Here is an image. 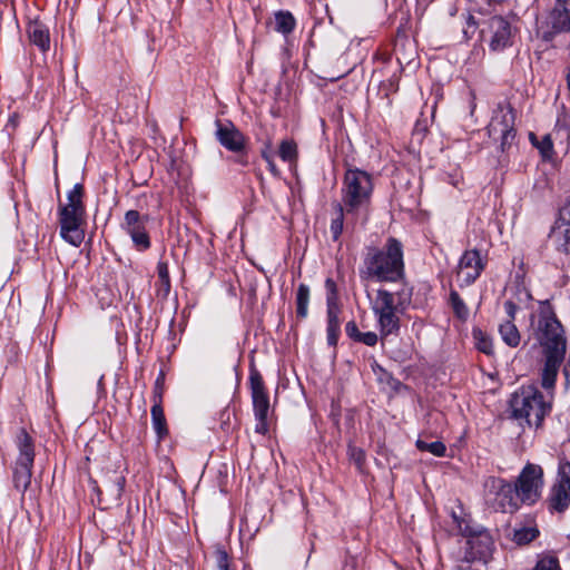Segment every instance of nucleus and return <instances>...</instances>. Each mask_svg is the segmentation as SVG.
Segmentation results:
<instances>
[{"label": "nucleus", "instance_id": "nucleus-51", "mask_svg": "<svg viewBox=\"0 0 570 570\" xmlns=\"http://www.w3.org/2000/svg\"><path fill=\"white\" fill-rule=\"evenodd\" d=\"M524 296H525V299L527 301H531L532 299V295L529 291L524 289Z\"/></svg>", "mask_w": 570, "mask_h": 570}, {"label": "nucleus", "instance_id": "nucleus-41", "mask_svg": "<svg viewBox=\"0 0 570 570\" xmlns=\"http://www.w3.org/2000/svg\"><path fill=\"white\" fill-rule=\"evenodd\" d=\"M341 333V326L340 325H327L326 326V335H327V343L331 346H336L338 337Z\"/></svg>", "mask_w": 570, "mask_h": 570}, {"label": "nucleus", "instance_id": "nucleus-11", "mask_svg": "<svg viewBox=\"0 0 570 570\" xmlns=\"http://www.w3.org/2000/svg\"><path fill=\"white\" fill-rule=\"evenodd\" d=\"M550 512L563 513L570 507V462L561 460L557 480L546 500Z\"/></svg>", "mask_w": 570, "mask_h": 570}, {"label": "nucleus", "instance_id": "nucleus-19", "mask_svg": "<svg viewBox=\"0 0 570 570\" xmlns=\"http://www.w3.org/2000/svg\"><path fill=\"white\" fill-rule=\"evenodd\" d=\"M549 23L554 33L570 31V10L559 2L550 13Z\"/></svg>", "mask_w": 570, "mask_h": 570}, {"label": "nucleus", "instance_id": "nucleus-28", "mask_svg": "<svg viewBox=\"0 0 570 570\" xmlns=\"http://www.w3.org/2000/svg\"><path fill=\"white\" fill-rule=\"evenodd\" d=\"M374 373L377 375L379 382L387 385L391 390L399 392L404 385L397 379L393 377L391 373L385 371L382 366L375 363L373 367Z\"/></svg>", "mask_w": 570, "mask_h": 570}, {"label": "nucleus", "instance_id": "nucleus-17", "mask_svg": "<svg viewBox=\"0 0 570 570\" xmlns=\"http://www.w3.org/2000/svg\"><path fill=\"white\" fill-rule=\"evenodd\" d=\"M515 117V110L510 102H499L488 126L489 135L495 137L497 132L513 129Z\"/></svg>", "mask_w": 570, "mask_h": 570}, {"label": "nucleus", "instance_id": "nucleus-15", "mask_svg": "<svg viewBox=\"0 0 570 570\" xmlns=\"http://www.w3.org/2000/svg\"><path fill=\"white\" fill-rule=\"evenodd\" d=\"M487 261L481 257L480 250L468 249L465 250L458 265V281L460 286L472 285L485 268Z\"/></svg>", "mask_w": 570, "mask_h": 570}, {"label": "nucleus", "instance_id": "nucleus-50", "mask_svg": "<svg viewBox=\"0 0 570 570\" xmlns=\"http://www.w3.org/2000/svg\"><path fill=\"white\" fill-rule=\"evenodd\" d=\"M156 431H157L158 440H161L168 433V430H163V429H159V430H156Z\"/></svg>", "mask_w": 570, "mask_h": 570}, {"label": "nucleus", "instance_id": "nucleus-5", "mask_svg": "<svg viewBox=\"0 0 570 570\" xmlns=\"http://www.w3.org/2000/svg\"><path fill=\"white\" fill-rule=\"evenodd\" d=\"M83 195V185L76 184L67 195V204H59L58 206L60 236L73 246H79L85 238L81 228L86 219Z\"/></svg>", "mask_w": 570, "mask_h": 570}, {"label": "nucleus", "instance_id": "nucleus-16", "mask_svg": "<svg viewBox=\"0 0 570 570\" xmlns=\"http://www.w3.org/2000/svg\"><path fill=\"white\" fill-rule=\"evenodd\" d=\"M489 46L492 51H502L512 45V28L510 22L501 16L489 19Z\"/></svg>", "mask_w": 570, "mask_h": 570}, {"label": "nucleus", "instance_id": "nucleus-10", "mask_svg": "<svg viewBox=\"0 0 570 570\" xmlns=\"http://www.w3.org/2000/svg\"><path fill=\"white\" fill-rule=\"evenodd\" d=\"M216 131L215 138L228 151L237 155L235 161L242 166L248 164L246 157L247 138L245 135L229 120L225 122L220 120L215 121Z\"/></svg>", "mask_w": 570, "mask_h": 570}, {"label": "nucleus", "instance_id": "nucleus-23", "mask_svg": "<svg viewBox=\"0 0 570 570\" xmlns=\"http://www.w3.org/2000/svg\"><path fill=\"white\" fill-rule=\"evenodd\" d=\"M296 20L289 11L279 10L275 12V30L284 36L293 32Z\"/></svg>", "mask_w": 570, "mask_h": 570}, {"label": "nucleus", "instance_id": "nucleus-12", "mask_svg": "<svg viewBox=\"0 0 570 570\" xmlns=\"http://www.w3.org/2000/svg\"><path fill=\"white\" fill-rule=\"evenodd\" d=\"M543 471L541 466L528 464L521 472L518 483L514 485L520 494L522 503L533 504L540 497L543 485Z\"/></svg>", "mask_w": 570, "mask_h": 570}, {"label": "nucleus", "instance_id": "nucleus-44", "mask_svg": "<svg viewBox=\"0 0 570 570\" xmlns=\"http://www.w3.org/2000/svg\"><path fill=\"white\" fill-rule=\"evenodd\" d=\"M503 308H504V312L507 314V320L505 321L514 322L515 321V315H517V312H518V305L513 301L508 299V301L504 302Z\"/></svg>", "mask_w": 570, "mask_h": 570}, {"label": "nucleus", "instance_id": "nucleus-2", "mask_svg": "<svg viewBox=\"0 0 570 570\" xmlns=\"http://www.w3.org/2000/svg\"><path fill=\"white\" fill-rule=\"evenodd\" d=\"M360 276L362 279L384 283L403 282L405 278L403 244L395 237H389L382 247L366 246Z\"/></svg>", "mask_w": 570, "mask_h": 570}, {"label": "nucleus", "instance_id": "nucleus-37", "mask_svg": "<svg viewBox=\"0 0 570 570\" xmlns=\"http://www.w3.org/2000/svg\"><path fill=\"white\" fill-rule=\"evenodd\" d=\"M327 306V325H340V304L338 302H333V304L326 303Z\"/></svg>", "mask_w": 570, "mask_h": 570}, {"label": "nucleus", "instance_id": "nucleus-1", "mask_svg": "<svg viewBox=\"0 0 570 570\" xmlns=\"http://www.w3.org/2000/svg\"><path fill=\"white\" fill-rule=\"evenodd\" d=\"M531 328L535 341L542 347L544 358L541 385L546 390H551L564 361L567 338L563 326L548 299L539 302L537 313L531 315Z\"/></svg>", "mask_w": 570, "mask_h": 570}, {"label": "nucleus", "instance_id": "nucleus-42", "mask_svg": "<svg viewBox=\"0 0 570 570\" xmlns=\"http://www.w3.org/2000/svg\"><path fill=\"white\" fill-rule=\"evenodd\" d=\"M379 341V336L375 332H361V335L357 338V343H363L366 346H375Z\"/></svg>", "mask_w": 570, "mask_h": 570}, {"label": "nucleus", "instance_id": "nucleus-8", "mask_svg": "<svg viewBox=\"0 0 570 570\" xmlns=\"http://www.w3.org/2000/svg\"><path fill=\"white\" fill-rule=\"evenodd\" d=\"M484 487L488 500L492 502L495 510L513 513L519 509L520 494L513 484L499 478H489Z\"/></svg>", "mask_w": 570, "mask_h": 570}, {"label": "nucleus", "instance_id": "nucleus-39", "mask_svg": "<svg viewBox=\"0 0 570 570\" xmlns=\"http://www.w3.org/2000/svg\"><path fill=\"white\" fill-rule=\"evenodd\" d=\"M326 288V303L333 304V302H338V293L337 286L334 279L326 278L325 281Z\"/></svg>", "mask_w": 570, "mask_h": 570}, {"label": "nucleus", "instance_id": "nucleus-22", "mask_svg": "<svg viewBox=\"0 0 570 570\" xmlns=\"http://www.w3.org/2000/svg\"><path fill=\"white\" fill-rule=\"evenodd\" d=\"M33 464L17 463L13 472L16 489L24 492L31 482Z\"/></svg>", "mask_w": 570, "mask_h": 570}, {"label": "nucleus", "instance_id": "nucleus-54", "mask_svg": "<svg viewBox=\"0 0 570 570\" xmlns=\"http://www.w3.org/2000/svg\"><path fill=\"white\" fill-rule=\"evenodd\" d=\"M569 538H570V535H569Z\"/></svg>", "mask_w": 570, "mask_h": 570}, {"label": "nucleus", "instance_id": "nucleus-38", "mask_svg": "<svg viewBox=\"0 0 570 570\" xmlns=\"http://www.w3.org/2000/svg\"><path fill=\"white\" fill-rule=\"evenodd\" d=\"M217 570H229L228 554L222 547L215 550Z\"/></svg>", "mask_w": 570, "mask_h": 570}, {"label": "nucleus", "instance_id": "nucleus-35", "mask_svg": "<svg viewBox=\"0 0 570 570\" xmlns=\"http://www.w3.org/2000/svg\"><path fill=\"white\" fill-rule=\"evenodd\" d=\"M160 402L161 401L159 400H155L151 407V420L154 428H166V417Z\"/></svg>", "mask_w": 570, "mask_h": 570}, {"label": "nucleus", "instance_id": "nucleus-36", "mask_svg": "<svg viewBox=\"0 0 570 570\" xmlns=\"http://www.w3.org/2000/svg\"><path fill=\"white\" fill-rule=\"evenodd\" d=\"M533 570H561L559 561L554 557L540 559Z\"/></svg>", "mask_w": 570, "mask_h": 570}, {"label": "nucleus", "instance_id": "nucleus-43", "mask_svg": "<svg viewBox=\"0 0 570 570\" xmlns=\"http://www.w3.org/2000/svg\"><path fill=\"white\" fill-rule=\"evenodd\" d=\"M164 384H165V373L164 371H160L154 386V399L161 401V395L164 392Z\"/></svg>", "mask_w": 570, "mask_h": 570}, {"label": "nucleus", "instance_id": "nucleus-18", "mask_svg": "<svg viewBox=\"0 0 570 570\" xmlns=\"http://www.w3.org/2000/svg\"><path fill=\"white\" fill-rule=\"evenodd\" d=\"M26 32L30 43L36 46L41 52L45 53L50 49L49 28L42 21L38 19L29 21Z\"/></svg>", "mask_w": 570, "mask_h": 570}, {"label": "nucleus", "instance_id": "nucleus-46", "mask_svg": "<svg viewBox=\"0 0 570 570\" xmlns=\"http://www.w3.org/2000/svg\"><path fill=\"white\" fill-rule=\"evenodd\" d=\"M19 124H20V116L18 112H13L9 117L6 128L13 132L18 128Z\"/></svg>", "mask_w": 570, "mask_h": 570}, {"label": "nucleus", "instance_id": "nucleus-24", "mask_svg": "<svg viewBox=\"0 0 570 570\" xmlns=\"http://www.w3.org/2000/svg\"><path fill=\"white\" fill-rule=\"evenodd\" d=\"M296 317L305 320L308 314L309 287L306 284H299L296 291Z\"/></svg>", "mask_w": 570, "mask_h": 570}, {"label": "nucleus", "instance_id": "nucleus-21", "mask_svg": "<svg viewBox=\"0 0 570 570\" xmlns=\"http://www.w3.org/2000/svg\"><path fill=\"white\" fill-rule=\"evenodd\" d=\"M499 334L502 338V341L509 346V347H518L521 342V334L514 324V322L511 321H504L499 325Z\"/></svg>", "mask_w": 570, "mask_h": 570}, {"label": "nucleus", "instance_id": "nucleus-7", "mask_svg": "<svg viewBox=\"0 0 570 570\" xmlns=\"http://www.w3.org/2000/svg\"><path fill=\"white\" fill-rule=\"evenodd\" d=\"M453 523L458 533L468 538V546L474 558L487 561L493 549V540L491 534L481 528H474L470 523L452 512Z\"/></svg>", "mask_w": 570, "mask_h": 570}, {"label": "nucleus", "instance_id": "nucleus-27", "mask_svg": "<svg viewBox=\"0 0 570 570\" xmlns=\"http://www.w3.org/2000/svg\"><path fill=\"white\" fill-rule=\"evenodd\" d=\"M278 156L283 161L295 163L298 157L297 144L293 139H284L278 147Z\"/></svg>", "mask_w": 570, "mask_h": 570}, {"label": "nucleus", "instance_id": "nucleus-48", "mask_svg": "<svg viewBox=\"0 0 570 570\" xmlns=\"http://www.w3.org/2000/svg\"><path fill=\"white\" fill-rule=\"evenodd\" d=\"M261 156L262 158L265 160V161H269V159L274 158L273 157V154L271 151V145L268 144L266 146V148H264L262 151H261Z\"/></svg>", "mask_w": 570, "mask_h": 570}, {"label": "nucleus", "instance_id": "nucleus-47", "mask_svg": "<svg viewBox=\"0 0 570 570\" xmlns=\"http://www.w3.org/2000/svg\"><path fill=\"white\" fill-rule=\"evenodd\" d=\"M266 163H267V167H268V170L271 171V174L275 177H278L281 173L274 161V158L269 159V161H266Z\"/></svg>", "mask_w": 570, "mask_h": 570}, {"label": "nucleus", "instance_id": "nucleus-32", "mask_svg": "<svg viewBox=\"0 0 570 570\" xmlns=\"http://www.w3.org/2000/svg\"><path fill=\"white\" fill-rule=\"evenodd\" d=\"M530 138L534 146L540 150L543 158H550L553 154V142L550 135H546L539 142L534 141L535 136L530 134Z\"/></svg>", "mask_w": 570, "mask_h": 570}, {"label": "nucleus", "instance_id": "nucleus-30", "mask_svg": "<svg viewBox=\"0 0 570 570\" xmlns=\"http://www.w3.org/2000/svg\"><path fill=\"white\" fill-rule=\"evenodd\" d=\"M450 305L454 312V314L461 318L464 320L469 315V309L464 303V301L461 298L459 293L455 289H451L450 297H449Z\"/></svg>", "mask_w": 570, "mask_h": 570}, {"label": "nucleus", "instance_id": "nucleus-20", "mask_svg": "<svg viewBox=\"0 0 570 570\" xmlns=\"http://www.w3.org/2000/svg\"><path fill=\"white\" fill-rule=\"evenodd\" d=\"M17 446L19 450V455L17 459V463L23 464H33L35 461V449L32 438L27 433L26 430H22L17 436Z\"/></svg>", "mask_w": 570, "mask_h": 570}, {"label": "nucleus", "instance_id": "nucleus-6", "mask_svg": "<svg viewBox=\"0 0 570 570\" xmlns=\"http://www.w3.org/2000/svg\"><path fill=\"white\" fill-rule=\"evenodd\" d=\"M373 194L372 176L358 168L346 169L342 181V205L346 214L356 215L367 210Z\"/></svg>", "mask_w": 570, "mask_h": 570}, {"label": "nucleus", "instance_id": "nucleus-34", "mask_svg": "<svg viewBox=\"0 0 570 570\" xmlns=\"http://www.w3.org/2000/svg\"><path fill=\"white\" fill-rule=\"evenodd\" d=\"M497 136H499V138H500V148H501L502 153H505V151H509L513 147V145L515 142L517 130H515V128H513L510 130L497 132Z\"/></svg>", "mask_w": 570, "mask_h": 570}, {"label": "nucleus", "instance_id": "nucleus-31", "mask_svg": "<svg viewBox=\"0 0 570 570\" xmlns=\"http://www.w3.org/2000/svg\"><path fill=\"white\" fill-rule=\"evenodd\" d=\"M416 446L421 451H428L436 456H444L446 448L443 442L441 441H433V442H425L423 440L416 441Z\"/></svg>", "mask_w": 570, "mask_h": 570}, {"label": "nucleus", "instance_id": "nucleus-14", "mask_svg": "<svg viewBox=\"0 0 570 570\" xmlns=\"http://www.w3.org/2000/svg\"><path fill=\"white\" fill-rule=\"evenodd\" d=\"M549 236L558 253L570 256V197L560 207Z\"/></svg>", "mask_w": 570, "mask_h": 570}, {"label": "nucleus", "instance_id": "nucleus-3", "mask_svg": "<svg viewBox=\"0 0 570 570\" xmlns=\"http://www.w3.org/2000/svg\"><path fill=\"white\" fill-rule=\"evenodd\" d=\"M413 287L407 284H403L396 293L385 288L376 291L371 308L382 338L397 335L401 327L399 313H403L411 305Z\"/></svg>", "mask_w": 570, "mask_h": 570}, {"label": "nucleus", "instance_id": "nucleus-40", "mask_svg": "<svg viewBox=\"0 0 570 570\" xmlns=\"http://www.w3.org/2000/svg\"><path fill=\"white\" fill-rule=\"evenodd\" d=\"M348 454L351 460L356 464L357 468H361L365 461V453L362 449L356 446H348Z\"/></svg>", "mask_w": 570, "mask_h": 570}, {"label": "nucleus", "instance_id": "nucleus-52", "mask_svg": "<svg viewBox=\"0 0 570 570\" xmlns=\"http://www.w3.org/2000/svg\"><path fill=\"white\" fill-rule=\"evenodd\" d=\"M458 570H473L471 567L466 566V567H460L458 568Z\"/></svg>", "mask_w": 570, "mask_h": 570}, {"label": "nucleus", "instance_id": "nucleus-45", "mask_svg": "<svg viewBox=\"0 0 570 570\" xmlns=\"http://www.w3.org/2000/svg\"><path fill=\"white\" fill-rule=\"evenodd\" d=\"M345 333L354 342H356L358 336L361 335V331L358 330L357 324L354 321H350L346 323Z\"/></svg>", "mask_w": 570, "mask_h": 570}, {"label": "nucleus", "instance_id": "nucleus-4", "mask_svg": "<svg viewBox=\"0 0 570 570\" xmlns=\"http://www.w3.org/2000/svg\"><path fill=\"white\" fill-rule=\"evenodd\" d=\"M512 416L530 428H540L544 417L551 412V403L544 399L538 386L523 385L517 390L510 400Z\"/></svg>", "mask_w": 570, "mask_h": 570}, {"label": "nucleus", "instance_id": "nucleus-49", "mask_svg": "<svg viewBox=\"0 0 570 570\" xmlns=\"http://www.w3.org/2000/svg\"><path fill=\"white\" fill-rule=\"evenodd\" d=\"M124 484H125V479L122 476H119L117 479V494L119 495L120 492L122 491V488H124Z\"/></svg>", "mask_w": 570, "mask_h": 570}, {"label": "nucleus", "instance_id": "nucleus-33", "mask_svg": "<svg viewBox=\"0 0 570 570\" xmlns=\"http://www.w3.org/2000/svg\"><path fill=\"white\" fill-rule=\"evenodd\" d=\"M538 533V530L533 528H523L514 531L513 540L519 546L527 544L534 540Z\"/></svg>", "mask_w": 570, "mask_h": 570}, {"label": "nucleus", "instance_id": "nucleus-29", "mask_svg": "<svg viewBox=\"0 0 570 570\" xmlns=\"http://www.w3.org/2000/svg\"><path fill=\"white\" fill-rule=\"evenodd\" d=\"M473 337L475 340V346L480 352L487 355L493 354V342L490 336H488L481 330H473Z\"/></svg>", "mask_w": 570, "mask_h": 570}, {"label": "nucleus", "instance_id": "nucleus-53", "mask_svg": "<svg viewBox=\"0 0 570 570\" xmlns=\"http://www.w3.org/2000/svg\"><path fill=\"white\" fill-rule=\"evenodd\" d=\"M558 2H562L563 4H570V0H558Z\"/></svg>", "mask_w": 570, "mask_h": 570}, {"label": "nucleus", "instance_id": "nucleus-9", "mask_svg": "<svg viewBox=\"0 0 570 570\" xmlns=\"http://www.w3.org/2000/svg\"><path fill=\"white\" fill-rule=\"evenodd\" d=\"M248 384L257 428H269L273 424L269 415V395L262 374L254 366L249 368Z\"/></svg>", "mask_w": 570, "mask_h": 570}, {"label": "nucleus", "instance_id": "nucleus-26", "mask_svg": "<svg viewBox=\"0 0 570 570\" xmlns=\"http://www.w3.org/2000/svg\"><path fill=\"white\" fill-rule=\"evenodd\" d=\"M335 208V217L331 222L330 232L332 234V239L337 242L343 233L344 227V214L345 207L341 203H336L334 205Z\"/></svg>", "mask_w": 570, "mask_h": 570}, {"label": "nucleus", "instance_id": "nucleus-25", "mask_svg": "<svg viewBox=\"0 0 570 570\" xmlns=\"http://www.w3.org/2000/svg\"><path fill=\"white\" fill-rule=\"evenodd\" d=\"M157 275L159 284L157 288V294L166 297L169 294L171 287L167 262L159 261L157 263Z\"/></svg>", "mask_w": 570, "mask_h": 570}, {"label": "nucleus", "instance_id": "nucleus-13", "mask_svg": "<svg viewBox=\"0 0 570 570\" xmlns=\"http://www.w3.org/2000/svg\"><path fill=\"white\" fill-rule=\"evenodd\" d=\"M149 220L147 215L142 216L138 210L130 209L126 212L121 228L130 236L135 247L138 250H147L151 243L146 230Z\"/></svg>", "mask_w": 570, "mask_h": 570}]
</instances>
